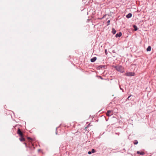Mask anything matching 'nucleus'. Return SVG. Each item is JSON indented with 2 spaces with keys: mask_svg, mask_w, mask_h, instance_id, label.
I'll list each match as a JSON object with an SVG mask.
<instances>
[{
  "mask_svg": "<svg viewBox=\"0 0 156 156\" xmlns=\"http://www.w3.org/2000/svg\"><path fill=\"white\" fill-rule=\"evenodd\" d=\"M20 138H19L20 140L21 141H23L25 140V138L23 137V135L22 136H20Z\"/></svg>",
  "mask_w": 156,
  "mask_h": 156,
  "instance_id": "nucleus-5",
  "label": "nucleus"
},
{
  "mask_svg": "<svg viewBox=\"0 0 156 156\" xmlns=\"http://www.w3.org/2000/svg\"><path fill=\"white\" fill-rule=\"evenodd\" d=\"M115 68L118 71L121 73H123L124 72V70L123 67L121 66H117L115 67Z\"/></svg>",
  "mask_w": 156,
  "mask_h": 156,
  "instance_id": "nucleus-1",
  "label": "nucleus"
},
{
  "mask_svg": "<svg viewBox=\"0 0 156 156\" xmlns=\"http://www.w3.org/2000/svg\"><path fill=\"white\" fill-rule=\"evenodd\" d=\"M91 153H92L91 152L89 151L88 152V154H91Z\"/></svg>",
  "mask_w": 156,
  "mask_h": 156,
  "instance_id": "nucleus-17",
  "label": "nucleus"
},
{
  "mask_svg": "<svg viewBox=\"0 0 156 156\" xmlns=\"http://www.w3.org/2000/svg\"><path fill=\"white\" fill-rule=\"evenodd\" d=\"M110 22V20H108V21H107V23H108V25H109Z\"/></svg>",
  "mask_w": 156,
  "mask_h": 156,
  "instance_id": "nucleus-16",
  "label": "nucleus"
},
{
  "mask_svg": "<svg viewBox=\"0 0 156 156\" xmlns=\"http://www.w3.org/2000/svg\"><path fill=\"white\" fill-rule=\"evenodd\" d=\"M112 32L113 34H115L116 32V31L114 28H112Z\"/></svg>",
  "mask_w": 156,
  "mask_h": 156,
  "instance_id": "nucleus-10",
  "label": "nucleus"
},
{
  "mask_svg": "<svg viewBox=\"0 0 156 156\" xmlns=\"http://www.w3.org/2000/svg\"><path fill=\"white\" fill-rule=\"evenodd\" d=\"M100 78L101 79H102L101 77H100Z\"/></svg>",
  "mask_w": 156,
  "mask_h": 156,
  "instance_id": "nucleus-20",
  "label": "nucleus"
},
{
  "mask_svg": "<svg viewBox=\"0 0 156 156\" xmlns=\"http://www.w3.org/2000/svg\"><path fill=\"white\" fill-rule=\"evenodd\" d=\"M126 76H132L135 75V73L133 72H128L125 74Z\"/></svg>",
  "mask_w": 156,
  "mask_h": 156,
  "instance_id": "nucleus-3",
  "label": "nucleus"
},
{
  "mask_svg": "<svg viewBox=\"0 0 156 156\" xmlns=\"http://www.w3.org/2000/svg\"><path fill=\"white\" fill-rule=\"evenodd\" d=\"M131 96V95H130L129 96L128 98H127V100H130V97Z\"/></svg>",
  "mask_w": 156,
  "mask_h": 156,
  "instance_id": "nucleus-15",
  "label": "nucleus"
},
{
  "mask_svg": "<svg viewBox=\"0 0 156 156\" xmlns=\"http://www.w3.org/2000/svg\"><path fill=\"white\" fill-rule=\"evenodd\" d=\"M105 52H106V50H105Z\"/></svg>",
  "mask_w": 156,
  "mask_h": 156,
  "instance_id": "nucleus-18",
  "label": "nucleus"
},
{
  "mask_svg": "<svg viewBox=\"0 0 156 156\" xmlns=\"http://www.w3.org/2000/svg\"><path fill=\"white\" fill-rule=\"evenodd\" d=\"M137 153L138 154H140L142 155H143L145 153L143 152H140V151H137Z\"/></svg>",
  "mask_w": 156,
  "mask_h": 156,
  "instance_id": "nucleus-9",
  "label": "nucleus"
},
{
  "mask_svg": "<svg viewBox=\"0 0 156 156\" xmlns=\"http://www.w3.org/2000/svg\"><path fill=\"white\" fill-rule=\"evenodd\" d=\"M28 139H30V137H28Z\"/></svg>",
  "mask_w": 156,
  "mask_h": 156,
  "instance_id": "nucleus-19",
  "label": "nucleus"
},
{
  "mask_svg": "<svg viewBox=\"0 0 156 156\" xmlns=\"http://www.w3.org/2000/svg\"><path fill=\"white\" fill-rule=\"evenodd\" d=\"M132 16V14L131 13H129L126 15V17L128 18H130Z\"/></svg>",
  "mask_w": 156,
  "mask_h": 156,
  "instance_id": "nucleus-8",
  "label": "nucleus"
},
{
  "mask_svg": "<svg viewBox=\"0 0 156 156\" xmlns=\"http://www.w3.org/2000/svg\"><path fill=\"white\" fill-rule=\"evenodd\" d=\"M97 59V58L96 57H94L93 58H91L90 59V61L92 62H94L95 60H96Z\"/></svg>",
  "mask_w": 156,
  "mask_h": 156,
  "instance_id": "nucleus-6",
  "label": "nucleus"
},
{
  "mask_svg": "<svg viewBox=\"0 0 156 156\" xmlns=\"http://www.w3.org/2000/svg\"><path fill=\"white\" fill-rule=\"evenodd\" d=\"M138 143V142L137 140H136L134 142V144H137Z\"/></svg>",
  "mask_w": 156,
  "mask_h": 156,
  "instance_id": "nucleus-13",
  "label": "nucleus"
},
{
  "mask_svg": "<svg viewBox=\"0 0 156 156\" xmlns=\"http://www.w3.org/2000/svg\"><path fill=\"white\" fill-rule=\"evenodd\" d=\"M133 27L134 28V30L136 31L137 30V27L135 25H133Z\"/></svg>",
  "mask_w": 156,
  "mask_h": 156,
  "instance_id": "nucleus-12",
  "label": "nucleus"
},
{
  "mask_svg": "<svg viewBox=\"0 0 156 156\" xmlns=\"http://www.w3.org/2000/svg\"><path fill=\"white\" fill-rule=\"evenodd\" d=\"M122 34L121 33H120L119 34H117L115 35V37H120L122 36Z\"/></svg>",
  "mask_w": 156,
  "mask_h": 156,
  "instance_id": "nucleus-7",
  "label": "nucleus"
},
{
  "mask_svg": "<svg viewBox=\"0 0 156 156\" xmlns=\"http://www.w3.org/2000/svg\"><path fill=\"white\" fill-rule=\"evenodd\" d=\"M151 50V47L150 46H149L147 49V51H150Z\"/></svg>",
  "mask_w": 156,
  "mask_h": 156,
  "instance_id": "nucleus-11",
  "label": "nucleus"
},
{
  "mask_svg": "<svg viewBox=\"0 0 156 156\" xmlns=\"http://www.w3.org/2000/svg\"><path fill=\"white\" fill-rule=\"evenodd\" d=\"M17 133L19 134L20 136H22L23 135V134L22 132L21 131L20 129L19 128L18 129Z\"/></svg>",
  "mask_w": 156,
  "mask_h": 156,
  "instance_id": "nucleus-4",
  "label": "nucleus"
},
{
  "mask_svg": "<svg viewBox=\"0 0 156 156\" xmlns=\"http://www.w3.org/2000/svg\"><path fill=\"white\" fill-rule=\"evenodd\" d=\"M113 111L112 110H108L106 113V115L108 116H110L113 115Z\"/></svg>",
  "mask_w": 156,
  "mask_h": 156,
  "instance_id": "nucleus-2",
  "label": "nucleus"
},
{
  "mask_svg": "<svg viewBox=\"0 0 156 156\" xmlns=\"http://www.w3.org/2000/svg\"><path fill=\"white\" fill-rule=\"evenodd\" d=\"M91 152L93 153H94L95 152V151L94 150V149H92L91 150Z\"/></svg>",
  "mask_w": 156,
  "mask_h": 156,
  "instance_id": "nucleus-14",
  "label": "nucleus"
}]
</instances>
